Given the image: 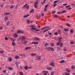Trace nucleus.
Here are the masks:
<instances>
[{
	"label": "nucleus",
	"mask_w": 75,
	"mask_h": 75,
	"mask_svg": "<svg viewBox=\"0 0 75 75\" xmlns=\"http://www.w3.org/2000/svg\"><path fill=\"white\" fill-rule=\"evenodd\" d=\"M60 45V47H62V45H63V43H61L60 42H58L57 44V45Z\"/></svg>",
	"instance_id": "f257e3e1"
},
{
	"label": "nucleus",
	"mask_w": 75,
	"mask_h": 75,
	"mask_svg": "<svg viewBox=\"0 0 75 75\" xmlns=\"http://www.w3.org/2000/svg\"><path fill=\"white\" fill-rule=\"evenodd\" d=\"M17 33L18 34H20V33L21 34H23V33H24V31L21 30H19L17 31Z\"/></svg>",
	"instance_id": "f03ea898"
},
{
	"label": "nucleus",
	"mask_w": 75,
	"mask_h": 75,
	"mask_svg": "<svg viewBox=\"0 0 75 75\" xmlns=\"http://www.w3.org/2000/svg\"><path fill=\"white\" fill-rule=\"evenodd\" d=\"M18 35L17 33H15L14 34L13 37H14L15 38H17V37H18Z\"/></svg>",
	"instance_id": "7ed1b4c3"
},
{
	"label": "nucleus",
	"mask_w": 75,
	"mask_h": 75,
	"mask_svg": "<svg viewBox=\"0 0 75 75\" xmlns=\"http://www.w3.org/2000/svg\"><path fill=\"white\" fill-rule=\"evenodd\" d=\"M38 5V2L37 1L35 2L34 3V7L35 8L37 7V5Z\"/></svg>",
	"instance_id": "20e7f679"
},
{
	"label": "nucleus",
	"mask_w": 75,
	"mask_h": 75,
	"mask_svg": "<svg viewBox=\"0 0 75 75\" xmlns=\"http://www.w3.org/2000/svg\"><path fill=\"white\" fill-rule=\"evenodd\" d=\"M47 48L48 49H49L48 50H52V51H54V49L53 48L50 47H48Z\"/></svg>",
	"instance_id": "39448f33"
},
{
	"label": "nucleus",
	"mask_w": 75,
	"mask_h": 75,
	"mask_svg": "<svg viewBox=\"0 0 75 75\" xmlns=\"http://www.w3.org/2000/svg\"><path fill=\"white\" fill-rule=\"evenodd\" d=\"M25 37L24 36H22L21 37L22 41H25Z\"/></svg>",
	"instance_id": "423d86ee"
},
{
	"label": "nucleus",
	"mask_w": 75,
	"mask_h": 75,
	"mask_svg": "<svg viewBox=\"0 0 75 75\" xmlns=\"http://www.w3.org/2000/svg\"><path fill=\"white\" fill-rule=\"evenodd\" d=\"M32 44H38V42H31Z\"/></svg>",
	"instance_id": "0eeeda50"
},
{
	"label": "nucleus",
	"mask_w": 75,
	"mask_h": 75,
	"mask_svg": "<svg viewBox=\"0 0 75 75\" xmlns=\"http://www.w3.org/2000/svg\"><path fill=\"white\" fill-rule=\"evenodd\" d=\"M49 28V26H46L42 29L41 30H42H42H44L45 29H46V28Z\"/></svg>",
	"instance_id": "6e6552de"
},
{
	"label": "nucleus",
	"mask_w": 75,
	"mask_h": 75,
	"mask_svg": "<svg viewBox=\"0 0 75 75\" xmlns=\"http://www.w3.org/2000/svg\"><path fill=\"white\" fill-rule=\"evenodd\" d=\"M24 68L25 70H26V71H27L28 69V66H25Z\"/></svg>",
	"instance_id": "1a4fd4ad"
},
{
	"label": "nucleus",
	"mask_w": 75,
	"mask_h": 75,
	"mask_svg": "<svg viewBox=\"0 0 75 75\" xmlns=\"http://www.w3.org/2000/svg\"><path fill=\"white\" fill-rule=\"evenodd\" d=\"M65 62V61L64 60H62L59 62V64H61V63H64V62Z\"/></svg>",
	"instance_id": "9d476101"
},
{
	"label": "nucleus",
	"mask_w": 75,
	"mask_h": 75,
	"mask_svg": "<svg viewBox=\"0 0 75 75\" xmlns=\"http://www.w3.org/2000/svg\"><path fill=\"white\" fill-rule=\"evenodd\" d=\"M27 4H25V5L24 6H23V8H25V7L26 8H28L29 7V6H27Z\"/></svg>",
	"instance_id": "9b49d317"
},
{
	"label": "nucleus",
	"mask_w": 75,
	"mask_h": 75,
	"mask_svg": "<svg viewBox=\"0 0 75 75\" xmlns=\"http://www.w3.org/2000/svg\"><path fill=\"white\" fill-rule=\"evenodd\" d=\"M50 65H51V66H53V67H55V65H54V62H51L50 64Z\"/></svg>",
	"instance_id": "f8f14e48"
},
{
	"label": "nucleus",
	"mask_w": 75,
	"mask_h": 75,
	"mask_svg": "<svg viewBox=\"0 0 75 75\" xmlns=\"http://www.w3.org/2000/svg\"><path fill=\"white\" fill-rule=\"evenodd\" d=\"M51 30V29L50 28H48L46 30H45L44 31L43 33H45V32H47V31H48V30Z\"/></svg>",
	"instance_id": "ddd939ff"
},
{
	"label": "nucleus",
	"mask_w": 75,
	"mask_h": 75,
	"mask_svg": "<svg viewBox=\"0 0 75 75\" xmlns=\"http://www.w3.org/2000/svg\"><path fill=\"white\" fill-rule=\"evenodd\" d=\"M31 47H27L25 48V50H27L31 49Z\"/></svg>",
	"instance_id": "4468645a"
},
{
	"label": "nucleus",
	"mask_w": 75,
	"mask_h": 75,
	"mask_svg": "<svg viewBox=\"0 0 75 75\" xmlns=\"http://www.w3.org/2000/svg\"><path fill=\"white\" fill-rule=\"evenodd\" d=\"M30 16V14H28V15H25L23 17L24 18H26L27 17H28V16Z\"/></svg>",
	"instance_id": "2eb2a0df"
},
{
	"label": "nucleus",
	"mask_w": 75,
	"mask_h": 75,
	"mask_svg": "<svg viewBox=\"0 0 75 75\" xmlns=\"http://www.w3.org/2000/svg\"><path fill=\"white\" fill-rule=\"evenodd\" d=\"M36 55V54H31V56L32 57H35Z\"/></svg>",
	"instance_id": "dca6fc26"
},
{
	"label": "nucleus",
	"mask_w": 75,
	"mask_h": 75,
	"mask_svg": "<svg viewBox=\"0 0 75 75\" xmlns=\"http://www.w3.org/2000/svg\"><path fill=\"white\" fill-rule=\"evenodd\" d=\"M31 29L32 30H36V28L32 27L31 28Z\"/></svg>",
	"instance_id": "f3484780"
},
{
	"label": "nucleus",
	"mask_w": 75,
	"mask_h": 75,
	"mask_svg": "<svg viewBox=\"0 0 75 75\" xmlns=\"http://www.w3.org/2000/svg\"><path fill=\"white\" fill-rule=\"evenodd\" d=\"M41 56H38V61H40L41 60Z\"/></svg>",
	"instance_id": "a211bd4d"
},
{
	"label": "nucleus",
	"mask_w": 75,
	"mask_h": 75,
	"mask_svg": "<svg viewBox=\"0 0 75 75\" xmlns=\"http://www.w3.org/2000/svg\"><path fill=\"white\" fill-rule=\"evenodd\" d=\"M9 39H11V40L13 42H14V41H15V40L13 38H9Z\"/></svg>",
	"instance_id": "6ab92c4d"
},
{
	"label": "nucleus",
	"mask_w": 75,
	"mask_h": 75,
	"mask_svg": "<svg viewBox=\"0 0 75 75\" xmlns=\"http://www.w3.org/2000/svg\"><path fill=\"white\" fill-rule=\"evenodd\" d=\"M10 21H8V22L6 23V25H10Z\"/></svg>",
	"instance_id": "aec40b11"
},
{
	"label": "nucleus",
	"mask_w": 75,
	"mask_h": 75,
	"mask_svg": "<svg viewBox=\"0 0 75 75\" xmlns=\"http://www.w3.org/2000/svg\"><path fill=\"white\" fill-rule=\"evenodd\" d=\"M12 45L13 46H15V45H16V43L15 42H12Z\"/></svg>",
	"instance_id": "412c9836"
},
{
	"label": "nucleus",
	"mask_w": 75,
	"mask_h": 75,
	"mask_svg": "<svg viewBox=\"0 0 75 75\" xmlns=\"http://www.w3.org/2000/svg\"><path fill=\"white\" fill-rule=\"evenodd\" d=\"M57 33H58L59 34H61V30H59L58 31H57Z\"/></svg>",
	"instance_id": "4be33fe9"
},
{
	"label": "nucleus",
	"mask_w": 75,
	"mask_h": 75,
	"mask_svg": "<svg viewBox=\"0 0 75 75\" xmlns=\"http://www.w3.org/2000/svg\"><path fill=\"white\" fill-rule=\"evenodd\" d=\"M48 43H46L45 45V47H48Z\"/></svg>",
	"instance_id": "5701e85b"
},
{
	"label": "nucleus",
	"mask_w": 75,
	"mask_h": 75,
	"mask_svg": "<svg viewBox=\"0 0 75 75\" xmlns=\"http://www.w3.org/2000/svg\"><path fill=\"white\" fill-rule=\"evenodd\" d=\"M70 32L71 33H74V30H73L72 29H71L70 30Z\"/></svg>",
	"instance_id": "b1692460"
},
{
	"label": "nucleus",
	"mask_w": 75,
	"mask_h": 75,
	"mask_svg": "<svg viewBox=\"0 0 75 75\" xmlns=\"http://www.w3.org/2000/svg\"><path fill=\"white\" fill-rule=\"evenodd\" d=\"M44 1H42V2H41V4H44V3H45V2L46 1H47V0H43Z\"/></svg>",
	"instance_id": "393cba45"
},
{
	"label": "nucleus",
	"mask_w": 75,
	"mask_h": 75,
	"mask_svg": "<svg viewBox=\"0 0 75 75\" xmlns=\"http://www.w3.org/2000/svg\"><path fill=\"white\" fill-rule=\"evenodd\" d=\"M66 25H67V26L68 27H71V25H69V24L68 23H67L66 24Z\"/></svg>",
	"instance_id": "a878e982"
},
{
	"label": "nucleus",
	"mask_w": 75,
	"mask_h": 75,
	"mask_svg": "<svg viewBox=\"0 0 75 75\" xmlns=\"http://www.w3.org/2000/svg\"><path fill=\"white\" fill-rule=\"evenodd\" d=\"M66 71H67V72H70L71 71L70 70H69V69H66Z\"/></svg>",
	"instance_id": "bb28decb"
},
{
	"label": "nucleus",
	"mask_w": 75,
	"mask_h": 75,
	"mask_svg": "<svg viewBox=\"0 0 75 75\" xmlns=\"http://www.w3.org/2000/svg\"><path fill=\"white\" fill-rule=\"evenodd\" d=\"M35 40H40V38H39L37 37H35Z\"/></svg>",
	"instance_id": "cd10ccee"
},
{
	"label": "nucleus",
	"mask_w": 75,
	"mask_h": 75,
	"mask_svg": "<svg viewBox=\"0 0 75 75\" xmlns=\"http://www.w3.org/2000/svg\"><path fill=\"white\" fill-rule=\"evenodd\" d=\"M19 74L20 75H23V73L22 71H20L19 72Z\"/></svg>",
	"instance_id": "c85d7f7f"
},
{
	"label": "nucleus",
	"mask_w": 75,
	"mask_h": 75,
	"mask_svg": "<svg viewBox=\"0 0 75 75\" xmlns=\"http://www.w3.org/2000/svg\"><path fill=\"white\" fill-rule=\"evenodd\" d=\"M27 23L28 24H29L30 23V21L28 20H27Z\"/></svg>",
	"instance_id": "c756f323"
},
{
	"label": "nucleus",
	"mask_w": 75,
	"mask_h": 75,
	"mask_svg": "<svg viewBox=\"0 0 75 75\" xmlns=\"http://www.w3.org/2000/svg\"><path fill=\"white\" fill-rule=\"evenodd\" d=\"M4 19L5 20H8V16L5 17Z\"/></svg>",
	"instance_id": "7c9ffc66"
},
{
	"label": "nucleus",
	"mask_w": 75,
	"mask_h": 75,
	"mask_svg": "<svg viewBox=\"0 0 75 75\" xmlns=\"http://www.w3.org/2000/svg\"><path fill=\"white\" fill-rule=\"evenodd\" d=\"M54 34L55 35H58V33H57V32H55L54 33Z\"/></svg>",
	"instance_id": "2f4dec72"
},
{
	"label": "nucleus",
	"mask_w": 75,
	"mask_h": 75,
	"mask_svg": "<svg viewBox=\"0 0 75 75\" xmlns=\"http://www.w3.org/2000/svg\"><path fill=\"white\" fill-rule=\"evenodd\" d=\"M15 64H16V65L17 67H18V62H16L15 63Z\"/></svg>",
	"instance_id": "473e14b6"
},
{
	"label": "nucleus",
	"mask_w": 75,
	"mask_h": 75,
	"mask_svg": "<svg viewBox=\"0 0 75 75\" xmlns=\"http://www.w3.org/2000/svg\"><path fill=\"white\" fill-rule=\"evenodd\" d=\"M19 58V56H16L15 57V59H18Z\"/></svg>",
	"instance_id": "72a5a7b5"
},
{
	"label": "nucleus",
	"mask_w": 75,
	"mask_h": 75,
	"mask_svg": "<svg viewBox=\"0 0 75 75\" xmlns=\"http://www.w3.org/2000/svg\"><path fill=\"white\" fill-rule=\"evenodd\" d=\"M8 69H10V70H13V68L9 67L8 68Z\"/></svg>",
	"instance_id": "f704fd0d"
},
{
	"label": "nucleus",
	"mask_w": 75,
	"mask_h": 75,
	"mask_svg": "<svg viewBox=\"0 0 75 75\" xmlns=\"http://www.w3.org/2000/svg\"><path fill=\"white\" fill-rule=\"evenodd\" d=\"M75 68V66H72L71 67V69H74Z\"/></svg>",
	"instance_id": "c9c22d12"
},
{
	"label": "nucleus",
	"mask_w": 75,
	"mask_h": 75,
	"mask_svg": "<svg viewBox=\"0 0 75 75\" xmlns=\"http://www.w3.org/2000/svg\"><path fill=\"white\" fill-rule=\"evenodd\" d=\"M58 1H55L54 2V4H55V3H58Z\"/></svg>",
	"instance_id": "e433bc0d"
},
{
	"label": "nucleus",
	"mask_w": 75,
	"mask_h": 75,
	"mask_svg": "<svg viewBox=\"0 0 75 75\" xmlns=\"http://www.w3.org/2000/svg\"><path fill=\"white\" fill-rule=\"evenodd\" d=\"M5 15H8V14H10V13H4Z\"/></svg>",
	"instance_id": "4c0bfd02"
},
{
	"label": "nucleus",
	"mask_w": 75,
	"mask_h": 75,
	"mask_svg": "<svg viewBox=\"0 0 75 75\" xmlns=\"http://www.w3.org/2000/svg\"><path fill=\"white\" fill-rule=\"evenodd\" d=\"M34 12V9H32L30 12V13H33V12Z\"/></svg>",
	"instance_id": "58836bf2"
},
{
	"label": "nucleus",
	"mask_w": 75,
	"mask_h": 75,
	"mask_svg": "<svg viewBox=\"0 0 75 75\" xmlns=\"http://www.w3.org/2000/svg\"><path fill=\"white\" fill-rule=\"evenodd\" d=\"M48 4H47V5H45V8H47V7H48Z\"/></svg>",
	"instance_id": "ea45409f"
},
{
	"label": "nucleus",
	"mask_w": 75,
	"mask_h": 75,
	"mask_svg": "<svg viewBox=\"0 0 75 75\" xmlns=\"http://www.w3.org/2000/svg\"><path fill=\"white\" fill-rule=\"evenodd\" d=\"M65 75H69V73L66 72V73H65Z\"/></svg>",
	"instance_id": "a19ab883"
},
{
	"label": "nucleus",
	"mask_w": 75,
	"mask_h": 75,
	"mask_svg": "<svg viewBox=\"0 0 75 75\" xmlns=\"http://www.w3.org/2000/svg\"><path fill=\"white\" fill-rule=\"evenodd\" d=\"M10 8H14V6H12L10 7Z\"/></svg>",
	"instance_id": "79ce46f5"
},
{
	"label": "nucleus",
	"mask_w": 75,
	"mask_h": 75,
	"mask_svg": "<svg viewBox=\"0 0 75 75\" xmlns=\"http://www.w3.org/2000/svg\"><path fill=\"white\" fill-rule=\"evenodd\" d=\"M11 61H12V59H11V58H9V61H10V62H11Z\"/></svg>",
	"instance_id": "37998d69"
},
{
	"label": "nucleus",
	"mask_w": 75,
	"mask_h": 75,
	"mask_svg": "<svg viewBox=\"0 0 75 75\" xmlns=\"http://www.w3.org/2000/svg\"><path fill=\"white\" fill-rule=\"evenodd\" d=\"M20 40H21V38H20V37H19V38H17V40H18V41H19Z\"/></svg>",
	"instance_id": "c03bdc74"
},
{
	"label": "nucleus",
	"mask_w": 75,
	"mask_h": 75,
	"mask_svg": "<svg viewBox=\"0 0 75 75\" xmlns=\"http://www.w3.org/2000/svg\"><path fill=\"white\" fill-rule=\"evenodd\" d=\"M63 51H67V49H66V48H65V47L63 49Z\"/></svg>",
	"instance_id": "a18cd8bd"
},
{
	"label": "nucleus",
	"mask_w": 75,
	"mask_h": 75,
	"mask_svg": "<svg viewBox=\"0 0 75 75\" xmlns=\"http://www.w3.org/2000/svg\"><path fill=\"white\" fill-rule=\"evenodd\" d=\"M54 43H52L51 44V46L52 47V46H54Z\"/></svg>",
	"instance_id": "49530a36"
},
{
	"label": "nucleus",
	"mask_w": 75,
	"mask_h": 75,
	"mask_svg": "<svg viewBox=\"0 0 75 75\" xmlns=\"http://www.w3.org/2000/svg\"><path fill=\"white\" fill-rule=\"evenodd\" d=\"M44 11H47V8H45L44 9Z\"/></svg>",
	"instance_id": "de8ad7c7"
},
{
	"label": "nucleus",
	"mask_w": 75,
	"mask_h": 75,
	"mask_svg": "<svg viewBox=\"0 0 75 75\" xmlns=\"http://www.w3.org/2000/svg\"><path fill=\"white\" fill-rule=\"evenodd\" d=\"M64 30L65 31H68V29H64Z\"/></svg>",
	"instance_id": "09e8293b"
},
{
	"label": "nucleus",
	"mask_w": 75,
	"mask_h": 75,
	"mask_svg": "<svg viewBox=\"0 0 75 75\" xmlns=\"http://www.w3.org/2000/svg\"><path fill=\"white\" fill-rule=\"evenodd\" d=\"M66 12V10L63 11H62V13H65Z\"/></svg>",
	"instance_id": "8fccbe9b"
},
{
	"label": "nucleus",
	"mask_w": 75,
	"mask_h": 75,
	"mask_svg": "<svg viewBox=\"0 0 75 75\" xmlns=\"http://www.w3.org/2000/svg\"><path fill=\"white\" fill-rule=\"evenodd\" d=\"M4 51L3 50H1L0 51V53H3Z\"/></svg>",
	"instance_id": "3c124183"
},
{
	"label": "nucleus",
	"mask_w": 75,
	"mask_h": 75,
	"mask_svg": "<svg viewBox=\"0 0 75 75\" xmlns=\"http://www.w3.org/2000/svg\"><path fill=\"white\" fill-rule=\"evenodd\" d=\"M72 9V8L70 7V8H68L67 9V10H71Z\"/></svg>",
	"instance_id": "603ef678"
},
{
	"label": "nucleus",
	"mask_w": 75,
	"mask_h": 75,
	"mask_svg": "<svg viewBox=\"0 0 75 75\" xmlns=\"http://www.w3.org/2000/svg\"><path fill=\"white\" fill-rule=\"evenodd\" d=\"M47 69L48 70H51V68H47Z\"/></svg>",
	"instance_id": "864d4df0"
},
{
	"label": "nucleus",
	"mask_w": 75,
	"mask_h": 75,
	"mask_svg": "<svg viewBox=\"0 0 75 75\" xmlns=\"http://www.w3.org/2000/svg\"><path fill=\"white\" fill-rule=\"evenodd\" d=\"M5 40H8V38L6 37H5Z\"/></svg>",
	"instance_id": "5fc2aeb1"
},
{
	"label": "nucleus",
	"mask_w": 75,
	"mask_h": 75,
	"mask_svg": "<svg viewBox=\"0 0 75 75\" xmlns=\"http://www.w3.org/2000/svg\"><path fill=\"white\" fill-rule=\"evenodd\" d=\"M54 17L55 18H58V16H57V15H54Z\"/></svg>",
	"instance_id": "6e6d98bb"
},
{
	"label": "nucleus",
	"mask_w": 75,
	"mask_h": 75,
	"mask_svg": "<svg viewBox=\"0 0 75 75\" xmlns=\"http://www.w3.org/2000/svg\"><path fill=\"white\" fill-rule=\"evenodd\" d=\"M70 43L71 44H74V42H71Z\"/></svg>",
	"instance_id": "4d7b16f0"
},
{
	"label": "nucleus",
	"mask_w": 75,
	"mask_h": 75,
	"mask_svg": "<svg viewBox=\"0 0 75 75\" xmlns=\"http://www.w3.org/2000/svg\"><path fill=\"white\" fill-rule=\"evenodd\" d=\"M63 6H67V4H63Z\"/></svg>",
	"instance_id": "13d9d810"
},
{
	"label": "nucleus",
	"mask_w": 75,
	"mask_h": 75,
	"mask_svg": "<svg viewBox=\"0 0 75 75\" xmlns=\"http://www.w3.org/2000/svg\"><path fill=\"white\" fill-rule=\"evenodd\" d=\"M27 43V41H25L24 43V44H26Z\"/></svg>",
	"instance_id": "bf43d9fd"
},
{
	"label": "nucleus",
	"mask_w": 75,
	"mask_h": 75,
	"mask_svg": "<svg viewBox=\"0 0 75 75\" xmlns=\"http://www.w3.org/2000/svg\"><path fill=\"white\" fill-rule=\"evenodd\" d=\"M0 7H4V5H0Z\"/></svg>",
	"instance_id": "052dcab7"
},
{
	"label": "nucleus",
	"mask_w": 75,
	"mask_h": 75,
	"mask_svg": "<svg viewBox=\"0 0 75 75\" xmlns=\"http://www.w3.org/2000/svg\"><path fill=\"white\" fill-rule=\"evenodd\" d=\"M40 31V30L38 29H37L35 30V31Z\"/></svg>",
	"instance_id": "680f3d73"
},
{
	"label": "nucleus",
	"mask_w": 75,
	"mask_h": 75,
	"mask_svg": "<svg viewBox=\"0 0 75 75\" xmlns=\"http://www.w3.org/2000/svg\"><path fill=\"white\" fill-rule=\"evenodd\" d=\"M48 34H50V35H52V33H48Z\"/></svg>",
	"instance_id": "e2e57ef3"
},
{
	"label": "nucleus",
	"mask_w": 75,
	"mask_h": 75,
	"mask_svg": "<svg viewBox=\"0 0 75 75\" xmlns=\"http://www.w3.org/2000/svg\"><path fill=\"white\" fill-rule=\"evenodd\" d=\"M42 17H43V16H44V13H42Z\"/></svg>",
	"instance_id": "0e129e2a"
},
{
	"label": "nucleus",
	"mask_w": 75,
	"mask_h": 75,
	"mask_svg": "<svg viewBox=\"0 0 75 75\" xmlns=\"http://www.w3.org/2000/svg\"><path fill=\"white\" fill-rule=\"evenodd\" d=\"M57 13L58 14H61V13H62V12H58Z\"/></svg>",
	"instance_id": "69168bd1"
},
{
	"label": "nucleus",
	"mask_w": 75,
	"mask_h": 75,
	"mask_svg": "<svg viewBox=\"0 0 75 75\" xmlns=\"http://www.w3.org/2000/svg\"><path fill=\"white\" fill-rule=\"evenodd\" d=\"M54 74V72H52L51 74L50 75H53Z\"/></svg>",
	"instance_id": "338daca9"
},
{
	"label": "nucleus",
	"mask_w": 75,
	"mask_h": 75,
	"mask_svg": "<svg viewBox=\"0 0 75 75\" xmlns=\"http://www.w3.org/2000/svg\"><path fill=\"white\" fill-rule=\"evenodd\" d=\"M31 68H32L31 67H28V69H31Z\"/></svg>",
	"instance_id": "774afa93"
}]
</instances>
